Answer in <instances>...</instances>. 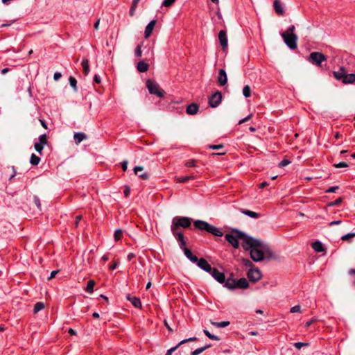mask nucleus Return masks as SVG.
I'll return each instance as SVG.
<instances>
[{"label":"nucleus","instance_id":"obj_45","mask_svg":"<svg viewBox=\"0 0 355 355\" xmlns=\"http://www.w3.org/2000/svg\"><path fill=\"white\" fill-rule=\"evenodd\" d=\"M354 236H355V233H349V234L343 235L341 237V239L343 241H348L349 239L353 238Z\"/></svg>","mask_w":355,"mask_h":355},{"label":"nucleus","instance_id":"obj_52","mask_svg":"<svg viewBox=\"0 0 355 355\" xmlns=\"http://www.w3.org/2000/svg\"><path fill=\"white\" fill-rule=\"evenodd\" d=\"M135 56L137 57H141V49L140 46H137L135 49Z\"/></svg>","mask_w":355,"mask_h":355},{"label":"nucleus","instance_id":"obj_4","mask_svg":"<svg viewBox=\"0 0 355 355\" xmlns=\"http://www.w3.org/2000/svg\"><path fill=\"white\" fill-rule=\"evenodd\" d=\"M193 225L198 230L206 231L216 236H222L223 235V232L218 227L204 220H197L194 221Z\"/></svg>","mask_w":355,"mask_h":355},{"label":"nucleus","instance_id":"obj_30","mask_svg":"<svg viewBox=\"0 0 355 355\" xmlns=\"http://www.w3.org/2000/svg\"><path fill=\"white\" fill-rule=\"evenodd\" d=\"M210 323L217 327V328H223L227 327L230 323L229 321H222V322H214L210 321Z\"/></svg>","mask_w":355,"mask_h":355},{"label":"nucleus","instance_id":"obj_49","mask_svg":"<svg viewBox=\"0 0 355 355\" xmlns=\"http://www.w3.org/2000/svg\"><path fill=\"white\" fill-rule=\"evenodd\" d=\"M242 263L246 267H252L253 266L252 262L248 259H243Z\"/></svg>","mask_w":355,"mask_h":355},{"label":"nucleus","instance_id":"obj_64","mask_svg":"<svg viewBox=\"0 0 355 355\" xmlns=\"http://www.w3.org/2000/svg\"><path fill=\"white\" fill-rule=\"evenodd\" d=\"M135 257V254L132 252H130L128 254L127 258L128 261L132 260L133 258Z\"/></svg>","mask_w":355,"mask_h":355},{"label":"nucleus","instance_id":"obj_9","mask_svg":"<svg viewBox=\"0 0 355 355\" xmlns=\"http://www.w3.org/2000/svg\"><path fill=\"white\" fill-rule=\"evenodd\" d=\"M222 101V94L217 91L214 93L209 98V104L211 107H216L219 105Z\"/></svg>","mask_w":355,"mask_h":355},{"label":"nucleus","instance_id":"obj_21","mask_svg":"<svg viewBox=\"0 0 355 355\" xmlns=\"http://www.w3.org/2000/svg\"><path fill=\"white\" fill-rule=\"evenodd\" d=\"M248 286V282L244 277L241 278L239 280H236V288L245 289Z\"/></svg>","mask_w":355,"mask_h":355},{"label":"nucleus","instance_id":"obj_56","mask_svg":"<svg viewBox=\"0 0 355 355\" xmlns=\"http://www.w3.org/2000/svg\"><path fill=\"white\" fill-rule=\"evenodd\" d=\"M338 189H339V187L338 186H334V187H331L329 188L326 191V192H327V193H334V192H336Z\"/></svg>","mask_w":355,"mask_h":355},{"label":"nucleus","instance_id":"obj_31","mask_svg":"<svg viewBox=\"0 0 355 355\" xmlns=\"http://www.w3.org/2000/svg\"><path fill=\"white\" fill-rule=\"evenodd\" d=\"M82 66L83 69V73L85 76H87L89 72V61L87 59H83L82 61Z\"/></svg>","mask_w":355,"mask_h":355},{"label":"nucleus","instance_id":"obj_23","mask_svg":"<svg viewBox=\"0 0 355 355\" xmlns=\"http://www.w3.org/2000/svg\"><path fill=\"white\" fill-rule=\"evenodd\" d=\"M355 82V74L345 73L342 83L344 84H352Z\"/></svg>","mask_w":355,"mask_h":355},{"label":"nucleus","instance_id":"obj_41","mask_svg":"<svg viewBox=\"0 0 355 355\" xmlns=\"http://www.w3.org/2000/svg\"><path fill=\"white\" fill-rule=\"evenodd\" d=\"M122 234H123V232L121 230H116L115 232H114V240L116 241H119L121 238V236H122Z\"/></svg>","mask_w":355,"mask_h":355},{"label":"nucleus","instance_id":"obj_62","mask_svg":"<svg viewBox=\"0 0 355 355\" xmlns=\"http://www.w3.org/2000/svg\"><path fill=\"white\" fill-rule=\"evenodd\" d=\"M252 116V114H250L249 116L245 117L244 119H241L240 121H239V124H241L244 122H246L248 121Z\"/></svg>","mask_w":355,"mask_h":355},{"label":"nucleus","instance_id":"obj_1","mask_svg":"<svg viewBox=\"0 0 355 355\" xmlns=\"http://www.w3.org/2000/svg\"><path fill=\"white\" fill-rule=\"evenodd\" d=\"M225 238L236 249L239 247V240L243 241L241 245L243 249L251 247L253 245V243L257 242L254 241L253 237L246 235L244 232L237 229H233L231 233L226 234Z\"/></svg>","mask_w":355,"mask_h":355},{"label":"nucleus","instance_id":"obj_36","mask_svg":"<svg viewBox=\"0 0 355 355\" xmlns=\"http://www.w3.org/2000/svg\"><path fill=\"white\" fill-rule=\"evenodd\" d=\"M44 308V304L42 302H37L35 304L33 312L34 313H38L40 311L42 310Z\"/></svg>","mask_w":355,"mask_h":355},{"label":"nucleus","instance_id":"obj_60","mask_svg":"<svg viewBox=\"0 0 355 355\" xmlns=\"http://www.w3.org/2000/svg\"><path fill=\"white\" fill-rule=\"evenodd\" d=\"M94 81L95 83L99 84L101 83V78L98 75L95 74L94 77Z\"/></svg>","mask_w":355,"mask_h":355},{"label":"nucleus","instance_id":"obj_8","mask_svg":"<svg viewBox=\"0 0 355 355\" xmlns=\"http://www.w3.org/2000/svg\"><path fill=\"white\" fill-rule=\"evenodd\" d=\"M263 260L271 261L279 259L278 254L273 252L268 245L264 243H263Z\"/></svg>","mask_w":355,"mask_h":355},{"label":"nucleus","instance_id":"obj_48","mask_svg":"<svg viewBox=\"0 0 355 355\" xmlns=\"http://www.w3.org/2000/svg\"><path fill=\"white\" fill-rule=\"evenodd\" d=\"M175 1V0H164V1L162 2V6H164V7H169L171 6L174 2Z\"/></svg>","mask_w":355,"mask_h":355},{"label":"nucleus","instance_id":"obj_44","mask_svg":"<svg viewBox=\"0 0 355 355\" xmlns=\"http://www.w3.org/2000/svg\"><path fill=\"white\" fill-rule=\"evenodd\" d=\"M33 202H34L35 205H36V207H37V209L40 211L41 210L40 200L37 196H33Z\"/></svg>","mask_w":355,"mask_h":355},{"label":"nucleus","instance_id":"obj_61","mask_svg":"<svg viewBox=\"0 0 355 355\" xmlns=\"http://www.w3.org/2000/svg\"><path fill=\"white\" fill-rule=\"evenodd\" d=\"M121 167H122V169L123 171H125L127 170V168H128V162L127 161H123L121 164Z\"/></svg>","mask_w":355,"mask_h":355},{"label":"nucleus","instance_id":"obj_7","mask_svg":"<svg viewBox=\"0 0 355 355\" xmlns=\"http://www.w3.org/2000/svg\"><path fill=\"white\" fill-rule=\"evenodd\" d=\"M325 55L320 52H312L310 53L308 60L309 62L318 66L320 67L322 62L326 60Z\"/></svg>","mask_w":355,"mask_h":355},{"label":"nucleus","instance_id":"obj_17","mask_svg":"<svg viewBox=\"0 0 355 355\" xmlns=\"http://www.w3.org/2000/svg\"><path fill=\"white\" fill-rule=\"evenodd\" d=\"M155 24H156V21L154 19L150 21L148 23V24L146 26V27L145 28V32H144L145 38H148L150 37V35H151V33L155 28Z\"/></svg>","mask_w":355,"mask_h":355},{"label":"nucleus","instance_id":"obj_37","mask_svg":"<svg viewBox=\"0 0 355 355\" xmlns=\"http://www.w3.org/2000/svg\"><path fill=\"white\" fill-rule=\"evenodd\" d=\"M203 332L209 338L216 341L220 340V338L217 336L211 334L208 330L204 329Z\"/></svg>","mask_w":355,"mask_h":355},{"label":"nucleus","instance_id":"obj_19","mask_svg":"<svg viewBox=\"0 0 355 355\" xmlns=\"http://www.w3.org/2000/svg\"><path fill=\"white\" fill-rule=\"evenodd\" d=\"M346 73V69L344 67H340L338 71H333L334 77L338 80H343L344 76Z\"/></svg>","mask_w":355,"mask_h":355},{"label":"nucleus","instance_id":"obj_11","mask_svg":"<svg viewBox=\"0 0 355 355\" xmlns=\"http://www.w3.org/2000/svg\"><path fill=\"white\" fill-rule=\"evenodd\" d=\"M218 40L223 50H225L227 48L228 40L227 37V33L225 31L221 30L218 33Z\"/></svg>","mask_w":355,"mask_h":355},{"label":"nucleus","instance_id":"obj_58","mask_svg":"<svg viewBox=\"0 0 355 355\" xmlns=\"http://www.w3.org/2000/svg\"><path fill=\"white\" fill-rule=\"evenodd\" d=\"M62 77V74L60 72H55L53 75V78L55 81H58L60 80V78Z\"/></svg>","mask_w":355,"mask_h":355},{"label":"nucleus","instance_id":"obj_34","mask_svg":"<svg viewBox=\"0 0 355 355\" xmlns=\"http://www.w3.org/2000/svg\"><path fill=\"white\" fill-rule=\"evenodd\" d=\"M95 282L94 280H89L87 282L85 291L89 293H92L94 292V286L95 285Z\"/></svg>","mask_w":355,"mask_h":355},{"label":"nucleus","instance_id":"obj_13","mask_svg":"<svg viewBox=\"0 0 355 355\" xmlns=\"http://www.w3.org/2000/svg\"><path fill=\"white\" fill-rule=\"evenodd\" d=\"M199 268L202 269L203 270L211 272L213 268L210 266V264L207 262V261L203 258H200L198 259L197 262H196Z\"/></svg>","mask_w":355,"mask_h":355},{"label":"nucleus","instance_id":"obj_40","mask_svg":"<svg viewBox=\"0 0 355 355\" xmlns=\"http://www.w3.org/2000/svg\"><path fill=\"white\" fill-rule=\"evenodd\" d=\"M69 84H70L71 87L75 91H76L77 90V87H76L77 80H76V79L74 77H73V76H70L69 79Z\"/></svg>","mask_w":355,"mask_h":355},{"label":"nucleus","instance_id":"obj_20","mask_svg":"<svg viewBox=\"0 0 355 355\" xmlns=\"http://www.w3.org/2000/svg\"><path fill=\"white\" fill-rule=\"evenodd\" d=\"M184 251V255L186 257L189 259L191 261L196 263L198 261V259L196 256L193 255L192 252L187 248H184L182 249Z\"/></svg>","mask_w":355,"mask_h":355},{"label":"nucleus","instance_id":"obj_42","mask_svg":"<svg viewBox=\"0 0 355 355\" xmlns=\"http://www.w3.org/2000/svg\"><path fill=\"white\" fill-rule=\"evenodd\" d=\"M34 148L38 153L42 154V152L44 148V146H42V144H40L37 142H35L34 144Z\"/></svg>","mask_w":355,"mask_h":355},{"label":"nucleus","instance_id":"obj_46","mask_svg":"<svg viewBox=\"0 0 355 355\" xmlns=\"http://www.w3.org/2000/svg\"><path fill=\"white\" fill-rule=\"evenodd\" d=\"M290 312L292 313H300L301 312V307L300 305H296L291 308Z\"/></svg>","mask_w":355,"mask_h":355},{"label":"nucleus","instance_id":"obj_3","mask_svg":"<svg viewBox=\"0 0 355 355\" xmlns=\"http://www.w3.org/2000/svg\"><path fill=\"white\" fill-rule=\"evenodd\" d=\"M295 28V26L291 25L285 32L281 33V36L283 38L285 44L292 50H295L297 47V36L293 33Z\"/></svg>","mask_w":355,"mask_h":355},{"label":"nucleus","instance_id":"obj_18","mask_svg":"<svg viewBox=\"0 0 355 355\" xmlns=\"http://www.w3.org/2000/svg\"><path fill=\"white\" fill-rule=\"evenodd\" d=\"M127 300L132 303V304L136 308H141V302L139 297L136 296H131L128 295L126 297Z\"/></svg>","mask_w":355,"mask_h":355},{"label":"nucleus","instance_id":"obj_28","mask_svg":"<svg viewBox=\"0 0 355 355\" xmlns=\"http://www.w3.org/2000/svg\"><path fill=\"white\" fill-rule=\"evenodd\" d=\"M225 286L229 289L236 288V279L228 278L225 280Z\"/></svg>","mask_w":355,"mask_h":355},{"label":"nucleus","instance_id":"obj_6","mask_svg":"<svg viewBox=\"0 0 355 355\" xmlns=\"http://www.w3.org/2000/svg\"><path fill=\"white\" fill-rule=\"evenodd\" d=\"M146 87L150 94H155L159 98H162L164 96L165 92L160 88L157 83L151 80H147Z\"/></svg>","mask_w":355,"mask_h":355},{"label":"nucleus","instance_id":"obj_5","mask_svg":"<svg viewBox=\"0 0 355 355\" xmlns=\"http://www.w3.org/2000/svg\"><path fill=\"white\" fill-rule=\"evenodd\" d=\"M192 219L186 216H175L172 219L171 230V232H178L180 227L184 229L189 228Z\"/></svg>","mask_w":355,"mask_h":355},{"label":"nucleus","instance_id":"obj_59","mask_svg":"<svg viewBox=\"0 0 355 355\" xmlns=\"http://www.w3.org/2000/svg\"><path fill=\"white\" fill-rule=\"evenodd\" d=\"M83 216L82 215H78L76 216L75 226L78 227L79 222L81 220Z\"/></svg>","mask_w":355,"mask_h":355},{"label":"nucleus","instance_id":"obj_14","mask_svg":"<svg viewBox=\"0 0 355 355\" xmlns=\"http://www.w3.org/2000/svg\"><path fill=\"white\" fill-rule=\"evenodd\" d=\"M217 81L218 84L222 86L225 85L227 83V76L225 69H219Z\"/></svg>","mask_w":355,"mask_h":355},{"label":"nucleus","instance_id":"obj_57","mask_svg":"<svg viewBox=\"0 0 355 355\" xmlns=\"http://www.w3.org/2000/svg\"><path fill=\"white\" fill-rule=\"evenodd\" d=\"M123 193H124L125 197H128L130 195V187H128V186H125V189H124V191H123Z\"/></svg>","mask_w":355,"mask_h":355},{"label":"nucleus","instance_id":"obj_15","mask_svg":"<svg viewBox=\"0 0 355 355\" xmlns=\"http://www.w3.org/2000/svg\"><path fill=\"white\" fill-rule=\"evenodd\" d=\"M173 235L175 236L178 242L179 243L180 248L183 249L185 248L186 241L184 240V237L183 234L181 232H172Z\"/></svg>","mask_w":355,"mask_h":355},{"label":"nucleus","instance_id":"obj_39","mask_svg":"<svg viewBox=\"0 0 355 355\" xmlns=\"http://www.w3.org/2000/svg\"><path fill=\"white\" fill-rule=\"evenodd\" d=\"M42 146H45L47 144V136L46 134H43L39 137V141L37 142Z\"/></svg>","mask_w":355,"mask_h":355},{"label":"nucleus","instance_id":"obj_35","mask_svg":"<svg viewBox=\"0 0 355 355\" xmlns=\"http://www.w3.org/2000/svg\"><path fill=\"white\" fill-rule=\"evenodd\" d=\"M195 179L194 175H189V176H181L176 179L178 182L183 183L190 180Z\"/></svg>","mask_w":355,"mask_h":355},{"label":"nucleus","instance_id":"obj_22","mask_svg":"<svg viewBox=\"0 0 355 355\" xmlns=\"http://www.w3.org/2000/svg\"><path fill=\"white\" fill-rule=\"evenodd\" d=\"M199 107L196 103H191L187 107V113L189 115H194L198 112Z\"/></svg>","mask_w":355,"mask_h":355},{"label":"nucleus","instance_id":"obj_43","mask_svg":"<svg viewBox=\"0 0 355 355\" xmlns=\"http://www.w3.org/2000/svg\"><path fill=\"white\" fill-rule=\"evenodd\" d=\"M139 0H133L132 5L131 6V8L130 10V15L132 16L135 12V8L137 7L138 2Z\"/></svg>","mask_w":355,"mask_h":355},{"label":"nucleus","instance_id":"obj_2","mask_svg":"<svg viewBox=\"0 0 355 355\" xmlns=\"http://www.w3.org/2000/svg\"><path fill=\"white\" fill-rule=\"evenodd\" d=\"M254 241H257L253 243L250 248L244 249L245 251H250V258L254 262H259L263 261V243L257 239L254 238Z\"/></svg>","mask_w":355,"mask_h":355},{"label":"nucleus","instance_id":"obj_32","mask_svg":"<svg viewBox=\"0 0 355 355\" xmlns=\"http://www.w3.org/2000/svg\"><path fill=\"white\" fill-rule=\"evenodd\" d=\"M241 213L246 216H248L251 218H258L260 216L259 214L252 211H250V210H243H243H241Z\"/></svg>","mask_w":355,"mask_h":355},{"label":"nucleus","instance_id":"obj_27","mask_svg":"<svg viewBox=\"0 0 355 355\" xmlns=\"http://www.w3.org/2000/svg\"><path fill=\"white\" fill-rule=\"evenodd\" d=\"M313 249L317 252H322L324 251L322 243L320 241H315L312 243Z\"/></svg>","mask_w":355,"mask_h":355},{"label":"nucleus","instance_id":"obj_26","mask_svg":"<svg viewBox=\"0 0 355 355\" xmlns=\"http://www.w3.org/2000/svg\"><path fill=\"white\" fill-rule=\"evenodd\" d=\"M144 168L142 166H135L134 168V172L136 175H138L139 178H141L143 180H148L149 178V175L147 173H144L141 174H138L139 171H143Z\"/></svg>","mask_w":355,"mask_h":355},{"label":"nucleus","instance_id":"obj_38","mask_svg":"<svg viewBox=\"0 0 355 355\" xmlns=\"http://www.w3.org/2000/svg\"><path fill=\"white\" fill-rule=\"evenodd\" d=\"M243 94L245 98H248L251 95V89L249 85L244 86L243 89Z\"/></svg>","mask_w":355,"mask_h":355},{"label":"nucleus","instance_id":"obj_51","mask_svg":"<svg viewBox=\"0 0 355 355\" xmlns=\"http://www.w3.org/2000/svg\"><path fill=\"white\" fill-rule=\"evenodd\" d=\"M334 166L336 168H343V167H347L348 164L346 162H341L338 164H334Z\"/></svg>","mask_w":355,"mask_h":355},{"label":"nucleus","instance_id":"obj_29","mask_svg":"<svg viewBox=\"0 0 355 355\" xmlns=\"http://www.w3.org/2000/svg\"><path fill=\"white\" fill-rule=\"evenodd\" d=\"M137 68L139 72H146L148 69V64L144 61H139Z\"/></svg>","mask_w":355,"mask_h":355},{"label":"nucleus","instance_id":"obj_50","mask_svg":"<svg viewBox=\"0 0 355 355\" xmlns=\"http://www.w3.org/2000/svg\"><path fill=\"white\" fill-rule=\"evenodd\" d=\"M184 165L187 167H196V160H194V159L189 160V161L187 162Z\"/></svg>","mask_w":355,"mask_h":355},{"label":"nucleus","instance_id":"obj_12","mask_svg":"<svg viewBox=\"0 0 355 355\" xmlns=\"http://www.w3.org/2000/svg\"><path fill=\"white\" fill-rule=\"evenodd\" d=\"M210 274L219 283L223 284L225 282V274L222 272H220L217 268H214Z\"/></svg>","mask_w":355,"mask_h":355},{"label":"nucleus","instance_id":"obj_47","mask_svg":"<svg viewBox=\"0 0 355 355\" xmlns=\"http://www.w3.org/2000/svg\"><path fill=\"white\" fill-rule=\"evenodd\" d=\"M308 345H309L308 343H302V342L295 343L294 344L295 347L297 348V349H300L302 347L308 346Z\"/></svg>","mask_w":355,"mask_h":355},{"label":"nucleus","instance_id":"obj_24","mask_svg":"<svg viewBox=\"0 0 355 355\" xmlns=\"http://www.w3.org/2000/svg\"><path fill=\"white\" fill-rule=\"evenodd\" d=\"M273 6L275 12L279 15H283L284 13V10L280 0H275L273 3Z\"/></svg>","mask_w":355,"mask_h":355},{"label":"nucleus","instance_id":"obj_63","mask_svg":"<svg viewBox=\"0 0 355 355\" xmlns=\"http://www.w3.org/2000/svg\"><path fill=\"white\" fill-rule=\"evenodd\" d=\"M342 202V198H338L337 200H336L334 202H331V205H337L338 204H340V202Z\"/></svg>","mask_w":355,"mask_h":355},{"label":"nucleus","instance_id":"obj_55","mask_svg":"<svg viewBox=\"0 0 355 355\" xmlns=\"http://www.w3.org/2000/svg\"><path fill=\"white\" fill-rule=\"evenodd\" d=\"M289 163H290L289 160H288V159H283L282 161H281L279 163V167H284V166L288 165Z\"/></svg>","mask_w":355,"mask_h":355},{"label":"nucleus","instance_id":"obj_16","mask_svg":"<svg viewBox=\"0 0 355 355\" xmlns=\"http://www.w3.org/2000/svg\"><path fill=\"white\" fill-rule=\"evenodd\" d=\"M197 338L196 337H191V338H189L188 339H184V340H182V341H180L176 346L173 347H171V349H169L167 352H166V354L165 355H171L173 352H174L180 345H182V344H184L186 343H188V342H190V341H195L196 340Z\"/></svg>","mask_w":355,"mask_h":355},{"label":"nucleus","instance_id":"obj_33","mask_svg":"<svg viewBox=\"0 0 355 355\" xmlns=\"http://www.w3.org/2000/svg\"><path fill=\"white\" fill-rule=\"evenodd\" d=\"M40 162V158L35 154H32L30 159V163L33 166H37Z\"/></svg>","mask_w":355,"mask_h":355},{"label":"nucleus","instance_id":"obj_10","mask_svg":"<svg viewBox=\"0 0 355 355\" xmlns=\"http://www.w3.org/2000/svg\"><path fill=\"white\" fill-rule=\"evenodd\" d=\"M247 275L248 279L253 282H258L262 277L261 272L259 268H250Z\"/></svg>","mask_w":355,"mask_h":355},{"label":"nucleus","instance_id":"obj_54","mask_svg":"<svg viewBox=\"0 0 355 355\" xmlns=\"http://www.w3.org/2000/svg\"><path fill=\"white\" fill-rule=\"evenodd\" d=\"M204 351L203 349H202V347H200V348H198L196 349V350H194L193 352H191V355H198L201 353H202Z\"/></svg>","mask_w":355,"mask_h":355},{"label":"nucleus","instance_id":"obj_53","mask_svg":"<svg viewBox=\"0 0 355 355\" xmlns=\"http://www.w3.org/2000/svg\"><path fill=\"white\" fill-rule=\"evenodd\" d=\"M223 148V144H218V145H211L209 146V148L213 150H220Z\"/></svg>","mask_w":355,"mask_h":355},{"label":"nucleus","instance_id":"obj_25","mask_svg":"<svg viewBox=\"0 0 355 355\" xmlns=\"http://www.w3.org/2000/svg\"><path fill=\"white\" fill-rule=\"evenodd\" d=\"M73 139L76 144H79L81 141L87 139V135L83 132H76L73 135Z\"/></svg>","mask_w":355,"mask_h":355}]
</instances>
